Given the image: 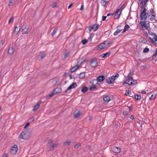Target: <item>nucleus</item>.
<instances>
[{
  "instance_id": "obj_1",
  "label": "nucleus",
  "mask_w": 157,
  "mask_h": 157,
  "mask_svg": "<svg viewBox=\"0 0 157 157\" xmlns=\"http://www.w3.org/2000/svg\"><path fill=\"white\" fill-rule=\"evenodd\" d=\"M90 83L92 84V86L89 87L90 91L95 90L97 89V86L99 85L97 81L95 79L92 80L90 81Z\"/></svg>"
},
{
  "instance_id": "obj_2",
  "label": "nucleus",
  "mask_w": 157,
  "mask_h": 157,
  "mask_svg": "<svg viewBox=\"0 0 157 157\" xmlns=\"http://www.w3.org/2000/svg\"><path fill=\"white\" fill-rule=\"evenodd\" d=\"M136 83L137 81L134 80L131 76H128L127 79L123 83V84H125L131 86L134 85Z\"/></svg>"
},
{
  "instance_id": "obj_3",
  "label": "nucleus",
  "mask_w": 157,
  "mask_h": 157,
  "mask_svg": "<svg viewBox=\"0 0 157 157\" xmlns=\"http://www.w3.org/2000/svg\"><path fill=\"white\" fill-rule=\"evenodd\" d=\"M18 149V148L17 145L14 144L11 146L10 150V152L12 155H15L16 154Z\"/></svg>"
},
{
  "instance_id": "obj_4",
  "label": "nucleus",
  "mask_w": 157,
  "mask_h": 157,
  "mask_svg": "<svg viewBox=\"0 0 157 157\" xmlns=\"http://www.w3.org/2000/svg\"><path fill=\"white\" fill-rule=\"evenodd\" d=\"M27 132L23 131L21 132L19 136V138L21 139L26 140L29 138V136L27 134Z\"/></svg>"
},
{
  "instance_id": "obj_5",
  "label": "nucleus",
  "mask_w": 157,
  "mask_h": 157,
  "mask_svg": "<svg viewBox=\"0 0 157 157\" xmlns=\"http://www.w3.org/2000/svg\"><path fill=\"white\" fill-rule=\"evenodd\" d=\"M123 6H121L120 9H119L116 12V14L114 16V19H117L120 17L121 12L123 10L122 8Z\"/></svg>"
},
{
  "instance_id": "obj_6",
  "label": "nucleus",
  "mask_w": 157,
  "mask_h": 157,
  "mask_svg": "<svg viewBox=\"0 0 157 157\" xmlns=\"http://www.w3.org/2000/svg\"><path fill=\"white\" fill-rule=\"evenodd\" d=\"M99 25L97 23H95L93 25L90 26L88 27V29L90 32H91L92 30L94 31H96L98 29L99 27Z\"/></svg>"
},
{
  "instance_id": "obj_7",
  "label": "nucleus",
  "mask_w": 157,
  "mask_h": 157,
  "mask_svg": "<svg viewBox=\"0 0 157 157\" xmlns=\"http://www.w3.org/2000/svg\"><path fill=\"white\" fill-rule=\"evenodd\" d=\"M146 11V9L144 8L140 14V17L142 20H145L147 19Z\"/></svg>"
},
{
  "instance_id": "obj_8",
  "label": "nucleus",
  "mask_w": 157,
  "mask_h": 157,
  "mask_svg": "<svg viewBox=\"0 0 157 157\" xmlns=\"http://www.w3.org/2000/svg\"><path fill=\"white\" fill-rule=\"evenodd\" d=\"M151 36L149 37V38L152 43H154L156 41L157 36L155 33H151Z\"/></svg>"
},
{
  "instance_id": "obj_9",
  "label": "nucleus",
  "mask_w": 157,
  "mask_h": 157,
  "mask_svg": "<svg viewBox=\"0 0 157 157\" xmlns=\"http://www.w3.org/2000/svg\"><path fill=\"white\" fill-rule=\"evenodd\" d=\"M140 1L139 4V6L140 8L142 9H144V8H146L145 6L146 5L148 0H140Z\"/></svg>"
},
{
  "instance_id": "obj_10",
  "label": "nucleus",
  "mask_w": 157,
  "mask_h": 157,
  "mask_svg": "<svg viewBox=\"0 0 157 157\" xmlns=\"http://www.w3.org/2000/svg\"><path fill=\"white\" fill-rule=\"evenodd\" d=\"M115 80V77L113 76L108 78L106 80V82L107 83L110 84L113 83Z\"/></svg>"
},
{
  "instance_id": "obj_11",
  "label": "nucleus",
  "mask_w": 157,
  "mask_h": 157,
  "mask_svg": "<svg viewBox=\"0 0 157 157\" xmlns=\"http://www.w3.org/2000/svg\"><path fill=\"white\" fill-rule=\"evenodd\" d=\"M140 26L142 27V28H144L146 29H147L149 26V24L148 23H146V22L145 21H141L140 22Z\"/></svg>"
},
{
  "instance_id": "obj_12",
  "label": "nucleus",
  "mask_w": 157,
  "mask_h": 157,
  "mask_svg": "<svg viewBox=\"0 0 157 157\" xmlns=\"http://www.w3.org/2000/svg\"><path fill=\"white\" fill-rule=\"evenodd\" d=\"M103 43L105 48L109 47L112 43V41L109 40H106Z\"/></svg>"
},
{
  "instance_id": "obj_13",
  "label": "nucleus",
  "mask_w": 157,
  "mask_h": 157,
  "mask_svg": "<svg viewBox=\"0 0 157 157\" xmlns=\"http://www.w3.org/2000/svg\"><path fill=\"white\" fill-rule=\"evenodd\" d=\"M77 86V85L76 82L73 83L68 87L67 89L65 91V92L67 93V91L70 90L72 89L75 88Z\"/></svg>"
},
{
  "instance_id": "obj_14",
  "label": "nucleus",
  "mask_w": 157,
  "mask_h": 157,
  "mask_svg": "<svg viewBox=\"0 0 157 157\" xmlns=\"http://www.w3.org/2000/svg\"><path fill=\"white\" fill-rule=\"evenodd\" d=\"M95 49L98 50H101L105 48L104 44L103 43L100 44L99 45H98L95 47Z\"/></svg>"
},
{
  "instance_id": "obj_15",
  "label": "nucleus",
  "mask_w": 157,
  "mask_h": 157,
  "mask_svg": "<svg viewBox=\"0 0 157 157\" xmlns=\"http://www.w3.org/2000/svg\"><path fill=\"white\" fill-rule=\"evenodd\" d=\"M121 151V148L119 147H114L112 148V151L116 153H120Z\"/></svg>"
},
{
  "instance_id": "obj_16",
  "label": "nucleus",
  "mask_w": 157,
  "mask_h": 157,
  "mask_svg": "<svg viewBox=\"0 0 157 157\" xmlns=\"http://www.w3.org/2000/svg\"><path fill=\"white\" fill-rule=\"evenodd\" d=\"M101 3L104 7H106L109 4V2L106 0H101Z\"/></svg>"
},
{
  "instance_id": "obj_17",
  "label": "nucleus",
  "mask_w": 157,
  "mask_h": 157,
  "mask_svg": "<svg viewBox=\"0 0 157 157\" xmlns=\"http://www.w3.org/2000/svg\"><path fill=\"white\" fill-rule=\"evenodd\" d=\"M98 64V62L97 61L94 60L92 61L90 63L91 67H92L95 68L96 67Z\"/></svg>"
},
{
  "instance_id": "obj_18",
  "label": "nucleus",
  "mask_w": 157,
  "mask_h": 157,
  "mask_svg": "<svg viewBox=\"0 0 157 157\" xmlns=\"http://www.w3.org/2000/svg\"><path fill=\"white\" fill-rule=\"evenodd\" d=\"M103 99L104 101L106 103L108 102L111 100L110 98L107 95H104Z\"/></svg>"
},
{
  "instance_id": "obj_19",
  "label": "nucleus",
  "mask_w": 157,
  "mask_h": 157,
  "mask_svg": "<svg viewBox=\"0 0 157 157\" xmlns=\"http://www.w3.org/2000/svg\"><path fill=\"white\" fill-rule=\"evenodd\" d=\"M105 79V77L104 76L102 75H101L98 76L97 77V81L98 83L99 82H101L103 81Z\"/></svg>"
},
{
  "instance_id": "obj_20",
  "label": "nucleus",
  "mask_w": 157,
  "mask_h": 157,
  "mask_svg": "<svg viewBox=\"0 0 157 157\" xmlns=\"http://www.w3.org/2000/svg\"><path fill=\"white\" fill-rule=\"evenodd\" d=\"M110 54V52H107L105 53H104L100 56V57L101 58H106L108 56H109Z\"/></svg>"
},
{
  "instance_id": "obj_21",
  "label": "nucleus",
  "mask_w": 157,
  "mask_h": 157,
  "mask_svg": "<svg viewBox=\"0 0 157 157\" xmlns=\"http://www.w3.org/2000/svg\"><path fill=\"white\" fill-rule=\"evenodd\" d=\"M41 103V101L37 103L36 104L34 107L33 109V111H36L39 107Z\"/></svg>"
},
{
  "instance_id": "obj_22",
  "label": "nucleus",
  "mask_w": 157,
  "mask_h": 157,
  "mask_svg": "<svg viewBox=\"0 0 157 157\" xmlns=\"http://www.w3.org/2000/svg\"><path fill=\"white\" fill-rule=\"evenodd\" d=\"M62 90L61 88H56L54 91L56 94H59L61 93Z\"/></svg>"
},
{
  "instance_id": "obj_23",
  "label": "nucleus",
  "mask_w": 157,
  "mask_h": 157,
  "mask_svg": "<svg viewBox=\"0 0 157 157\" xmlns=\"http://www.w3.org/2000/svg\"><path fill=\"white\" fill-rule=\"evenodd\" d=\"M79 66L78 65H76L75 66L73 67L72 68H71L70 70V71L71 73H72L75 71L77 70L78 68L79 67Z\"/></svg>"
},
{
  "instance_id": "obj_24",
  "label": "nucleus",
  "mask_w": 157,
  "mask_h": 157,
  "mask_svg": "<svg viewBox=\"0 0 157 157\" xmlns=\"http://www.w3.org/2000/svg\"><path fill=\"white\" fill-rule=\"evenodd\" d=\"M57 146V144H54L49 146L48 147V149L49 151L52 150L54 149V147H56Z\"/></svg>"
},
{
  "instance_id": "obj_25",
  "label": "nucleus",
  "mask_w": 157,
  "mask_h": 157,
  "mask_svg": "<svg viewBox=\"0 0 157 157\" xmlns=\"http://www.w3.org/2000/svg\"><path fill=\"white\" fill-rule=\"evenodd\" d=\"M149 16L150 17V19L151 21L153 22L155 21V17L154 15L152 14L151 15H149Z\"/></svg>"
},
{
  "instance_id": "obj_26",
  "label": "nucleus",
  "mask_w": 157,
  "mask_h": 157,
  "mask_svg": "<svg viewBox=\"0 0 157 157\" xmlns=\"http://www.w3.org/2000/svg\"><path fill=\"white\" fill-rule=\"evenodd\" d=\"M8 53L9 54H10V55L12 54L14 52L13 48H9L8 50Z\"/></svg>"
},
{
  "instance_id": "obj_27",
  "label": "nucleus",
  "mask_w": 157,
  "mask_h": 157,
  "mask_svg": "<svg viewBox=\"0 0 157 157\" xmlns=\"http://www.w3.org/2000/svg\"><path fill=\"white\" fill-rule=\"evenodd\" d=\"M94 36V35L93 34H91L90 35V36L89 37V39L87 40H88V42H89L90 44L91 43V41L92 38H93Z\"/></svg>"
},
{
  "instance_id": "obj_28",
  "label": "nucleus",
  "mask_w": 157,
  "mask_h": 157,
  "mask_svg": "<svg viewBox=\"0 0 157 157\" xmlns=\"http://www.w3.org/2000/svg\"><path fill=\"white\" fill-rule=\"evenodd\" d=\"M79 77L81 79L84 78L85 77V74L84 72L81 73L79 75Z\"/></svg>"
},
{
  "instance_id": "obj_29",
  "label": "nucleus",
  "mask_w": 157,
  "mask_h": 157,
  "mask_svg": "<svg viewBox=\"0 0 157 157\" xmlns=\"http://www.w3.org/2000/svg\"><path fill=\"white\" fill-rule=\"evenodd\" d=\"M81 115L80 111H78L77 113H75L74 114V117L76 118H77Z\"/></svg>"
},
{
  "instance_id": "obj_30",
  "label": "nucleus",
  "mask_w": 157,
  "mask_h": 157,
  "mask_svg": "<svg viewBox=\"0 0 157 157\" xmlns=\"http://www.w3.org/2000/svg\"><path fill=\"white\" fill-rule=\"evenodd\" d=\"M28 31V29L27 28H25L23 29L22 30V33L23 34H26Z\"/></svg>"
},
{
  "instance_id": "obj_31",
  "label": "nucleus",
  "mask_w": 157,
  "mask_h": 157,
  "mask_svg": "<svg viewBox=\"0 0 157 157\" xmlns=\"http://www.w3.org/2000/svg\"><path fill=\"white\" fill-rule=\"evenodd\" d=\"M129 28V26L128 25H127V24L126 25L124 26V29L122 32L124 33L126 31L128 30V29Z\"/></svg>"
},
{
  "instance_id": "obj_32",
  "label": "nucleus",
  "mask_w": 157,
  "mask_h": 157,
  "mask_svg": "<svg viewBox=\"0 0 157 157\" xmlns=\"http://www.w3.org/2000/svg\"><path fill=\"white\" fill-rule=\"evenodd\" d=\"M20 30V29L17 28V26H16L15 28V29L14 30V32L16 33V34H17L19 33Z\"/></svg>"
},
{
  "instance_id": "obj_33",
  "label": "nucleus",
  "mask_w": 157,
  "mask_h": 157,
  "mask_svg": "<svg viewBox=\"0 0 157 157\" xmlns=\"http://www.w3.org/2000/svg\"><path fill=\"white\" fill-rule=\"evenodd\" d=\"M88 90V88L87 87H84L82 88L81 90V92L82 93H84Z\"/></svg>"
},
{
  "instance_id": "obj_34",
  "label": "nucleus",
  "mask_w": 157,
  "mask_h": 157,
  "mask_svg": "<svg viewBox=\"0 0 157 157\" xmlns=\"http://www.w3.org/2000/svg\"><path fill=\"white\" fill-rule=\"evenodd\" d=\"M131 94V92L130 90H128L126 91L125 93V94L127 96H130Z\"/></svg>"
},
{
  "instance_id": "obj_35",
  "label": "nucleus",
  "mask_w": 157,
  "mask_h": 157,
  "mask_svg": "<svg viewBox=\"0 0 157 157\" xmlns=\"http://www.w3.org/2000/svg\"><path fill=\"white\" fill-rule=\"evenodd\" d=\"M13 0H9V3L8 4V6H13Z\"/></svg>"
},
{
  "instance_id": "obj_36",
  "label": "nucleus",
  "mask_w": 157,
  "mask_h": 157,
  "mask_svg": "<svg viewBox=\"0 0 157 157\" xmlns=\"http://www.w3.org/2000/svg\"><path fill=\"white\" fill-rule=\"evenodd\" d=\"M45 55L44 54H42L40 56L38 57V59L39 60H41L45 56Z\"/></svg>"
},
{
  "instance_id": "obj_37",
  "label": "nucleus",
  "mask_w": 157,
  "mask_h": 157,
  "mask_svg": "<svg viewBox=\"0 0 157 157\" xmlns=\"http://www.w3.org/2000/svg\"><path fill=\"white\" fill-rule=\"evenodd\" d=\"M135 98L136 99L140 100L141 99V96L140 95H135Z\"/></svg>"
},
{
  "instance_id": "obj_38",
  "label": "nucleus",
  "mask_w": 157,
  "mask_h": 157,
  "mask_svg": "<svg viewBox=\"0 0 157 157\" xmlns=\"http://www.w3.org/2000/svg\"><path fill=\"white\" fill-rule=\"evenodd\" d=\"M120 32H121V31H120V30H118V29H117V30L114 33V36L117 35Z\"/></svg>"
},
{
  "instance_id": "obj_39",
  "label": "nucleus",
  "mask_w": 157,
  "mask_h": 157,
  "mask_svg": "<svg viewBox=\"0 0 157 157\" xmlns=\"http://www.w3.org/2000/svg\"><path fill=\"white\" fill-rule=\"evenodd\" d=\"M71 143L70 141H67L64 142L63 144L65 145H69Z\"/></svg>"
},
{
  "instance_id": "obj_40",
  "label": "nucleus",
  "mask_w": 157,
  "mask_h": 157,
  "mask_svg": "<svg viewBox=\"0 0 157 157\" xmlns=\"http://www.w3.org/2000/svg\"><path fill=\"white\" fill-rule=\"evenodd\" d=\"M87 42H88L87 40H84L82 41V43L83 44H85Z\"/></svg>"
},
{
  "instance_id": "obj_41",
  "label": "nucleus",
  "mask_w": 157,
  "mask_h": 157,
  "mask_svg": "<svg viewBox=\"0 0 157 157\" xmlns=\"http://www.w3.org/2000/svg\"><path fill=\"white\" fill-rule=\"evenodd\" d=\"M155 96L152 94L151 96L149 97V99L151 100H153L155 98Z\"/></svg>"
},
{
  "instance_id": "obj_42",
  "label": "nucleus",
  "mask_w": 157,
  "mask_h": 157,
  "mask_svg": "<svg viewBox=\"0 0 157 157\" xmlns=\"http://www.w3.org/2000/svg\"><path fill=\"white\" fill-rule=\"evenodd\" d=\"M80 145H81L80 144H77L75 145L74 147L76 148H78Z\"/></svg>"
},
{
  "instance_id": "obj_43",
  "label": "nucleus",
  "mask_w": 157,
  "mask_h": 157,
  "mask_svg": "<svg viewBox=\"0 0 157 157\" xmlns=\"http://www.w3.org/2000/svg\"><path fill=\"white\" fill-rule=\"evenodd\" d=\"M149 50V48H145L144 49L143 52H148Z\"/></svg>"
},
{
  "instance_id": "obj_44",
  "label": "nucleus",
  "mask_w": 157,
  "mask_h": 157,
  "mask_svg": "<svg viewBox=\"0 0 157 157\" xmlns=\"http://www.w3.org/2000/svg\"><path fill=\"white\" fill-rule=\"evenodd\" d=\"M117 29H118V30H120V31H121L122 30L121 29V26L118 25V26H117Z\"/></svg>"
},
{
  "instance_id": "obj_45",
  "label": "nucleus",
  "mask_w": 157,
  "mask_h": 157,
  "mask_svg": "<svg viewBox=\"0 0 157 157\" xmlns=\"http://www.w3.org/2000/svg\"><path fill=\"white\" fill-rule=\"evenodd\" d=\"M57 32V30L55 29L53 30V32L52 33V36H53L54 35H55Z\"/></svg>"
},
{
  "instance_id": "obj_46",
  "label": "nucleus",
  "mask_w": 157,
  "mask_h": 157,
  "mask_svg": "<svg viewBox=\"0 0 157 157\" xmlns=\"http://www.w3.org/2000/svg\"><path fill=\"white\" fill-rule=\"evenodd\" d=\"M107 18L106 16H102V20L103 21H105Z\"/></svg>"
},
{
  "instance_id": "obj_47",
  "label": "nucleus",
  "mask_w": 157,
  "mask_h": 157,
  "mask_svg": "<svg viewBox=\"0 0 157 157\" xmlns=\"http://www.w3.org/2000/svg\"><path fill=\"white\" fill-rule=\"evenodd\" d=\"M133 74V71H130L129 73V76L132 75Z\"/></svg>"
},
{
  "instance_id": "obj_48",
  "label": "nucleus",
  "mask_w": 157,
  "mask_h": 157,
  "mask_svg": "<svg viewBox=\"0 0 157 157\" xmlns=\"http://www.w3.org/2000/svg\"><path fill=\"white\" fill-rule=\"evenodd\" d=\"M68 56V53H66L64 54V57L65 58H67Z\"/></svg>"
},
{
  "instance_id": "obj_49",
  "label": "nucleus",
  "mask_w": 157,
  "mask_h": 157,
  "mask_svg": "<svg viewBox=\"0 0 157 157\" xmlns=\"http://www.w3.org/2000/svg\"><path fill=\"white\" fill-rule=\"evenodd\" d=\"M29 123H27L25 126L24 127V128H26L27 127H28L29 125Z\"/></svg>"
},
{
  "instance_id": "obj_50",
  "label": "nucleus",
  "mask_w": 157,
  "mask_h": 157,
  "mask_svg": "<svg viewBox=\"0 0 157 157\" xmlns=\"http://www.w3.org/2000/svg\"><path fill=\"white\" fill-rule=\"evenodd\" d=\"M30 120L31 121H33L34 120V118L33 117H32L30 118Z\"/></svg>"
},
{
  "instance_id": "obj_51",
  "label": "nucleus",
  "mask_w": 157,
  "mask_h": 157,
  "mask_svg": "<svg viewBox=\"0 0 157 157\" xmlns=\"http://www.w3.org/2000/svg\"><path fill=\"white\" fill-rule=\"evenodd\" d=\"M55 93L54 92H53L51 94H50L51 97H52L54 95H55Z\"/></svg>"
},
{
  "instance_id": "obj_52",
  "label": "nucleus",
  "mask_w": 157,
  "mask_h": 157,
  "mask_svg": "<svg viewBox=\"0 0 157 157\" xmlns=\"http://www.w3.org/2000/svg\"><path fill=\"white\" fill-rule=\"evenodd\" d=\"M83 9V5H82L81 6V8H80V10H82Z\"/></svg>"
},
{
  "instance_id": "obj_53",
  "label": "nucleus",
  "mask_w": 157,
  "mask_h": 157,
  "mask_svg": "<svg viewBox=\"0 0 157 157\" xmlns=\"http://www.w3.org/2000/svg\"><path fill=\"white\" fill-rule=\"evenodd\" d=\"M56 3H53L52 5V7L53 8H54L55 7H56Z\"/></svg>"
},
{
  "instance_id": "obj_54",
  "label": "nucleus",
  "mask_w": 157,
  "mask_h": 157,
  "mask_svg": "<svg viewBox=\"0 0 157 157\" xmlns=\"http://www.w3.org/2000/svg\"><path fill=\"white\" fill-rule=\"evenodd\" d=\"M13 19V17H11L10 19V20H9V22H8V23L9 24H10L11 21V20Z\"/></svg>"
},
{
  "instance_id": "obj_55",
  "label": "nucleus",
  "mask_w": 157,
  "mask_h": 157,
  "mask_svg": "<svg viewBox=\"0 0 157 157\" xmlns=\"http://www.w3.org/2000/svg\"><path fill=\"white\" fill-rule=\"evenodd\" d=\"M123 114L124 115H127V113L126 111H124L123 112Z\"/></svg>"
},
{
  "instance_id": "obj_56",
  "label": "nucleus",
  "mask_w": 157,
  "mask_h": 157,
  "mask_svg": "<svg viewBox=\"0 0 157 157\" xmlns=\"http://www.w3.org/2000/svg\"><path fill=\"white\" fill-rule=\"evenodd\" d=\"M130 117L132 120H133L134 119V117L133 115H131Z\"/></svg>"
},
{
  "instance_id": "obj_57",
  "label": "nucleus",
  "mask_w": 157,
  "mask_h": 157,
  "mask_svg": "<svg viewBox=\"0 0 157 157\" xmlns=\"http://www.w3.org/2000/svg\"><path fill=\"white\" fill-rule=\"evenodd\" d=\"M119 76V75L118 74H116L115 76H114L115 77V79L116 77H118Z\"/></svg>"
},
{
  "instance_id": "obj_58",
  "label": "nucleus",
  "mask_w": 157,
  "mask_h": 157,
  "mask_svg": "<svg viewBox=\"0 0 157 157\" xmlns=\"http://www.w3.org/2000/svg\"><path fill=\"white\" fill-rule=\"evenodd\" d=\"M73 5V4H71L70 5L68 6V9H69L71 7V6H72Z\"/></svg>"
},
{
  "instance_id": "obj_59",
  "label": "nucleus",
  "mask_w": 157,
  "mask_h": 157,
  "mask_svg": "<svg viewBox=\"0 0 157 157\" xmlns=\"http://www.w3.org/2000/svg\"><path fill=\"white\" fill-rule=\"evenodd\" d=\"M113 14L111 13H108L107 14V16H110L111 15H112Z\"/></svg>"
},
{
  "instance_id": "obj_60",
  "label": "nucleus",
  "mask_w": 157,
  "mask_h": 157,
  "mask_svg": "<svg viewBox=\"0 0 157 157\" xmlns=\"http://www.w3.org/2000/svg\"><path fill=\"white\" fill-rule=\"evenodd\" d=\"M50 97H51V96L50 94L46 97V98L48 99L50 98Z\"/></svg>"
},
{
  "instance_id": "obj_61",
  "label": "nucleus",
  "mask_w": 157,
  "mask_h": 157,
  "mask_svg": "<svg viewBox=\"0 0 157 157\" xmlns=\"http://www.w3.org/2000/svg\"><path fill=\"white\" fill-rule=\"evenodd\" d=\"M146 91L145 90H143L142 92V93L143 94H146Z\"/></svg>"
},
{
  "instance_id": "obj_62",
  "label": "nucleus",
  "mask_w": 157,
  "mask_h": 157,
  "mask_svg": "<svg viewBox=\"0 0 157 157\" xmlns=\"http://www.w3.org/2000/svg\"><path fill=\"white\" fill-rule=\"evenodd\" d=\"M151 33H153L151 31H149L148 33L149 35H150V36H151Z\"/></svg>"
},
{
  "instance_id": "obj_63",
  "label": "nucleus",
  "mask_w": 157,
  "mask_h": 157,
  "mask_svg": "<svg viewBox=\"0 0 157 157\" xmlns=\"http://www.w3.org/2000/svg\"><path fill=\"white\" fill-rule=\"evenodd\" d=\"M52 140H49V141H48V143L49 144H50V143H51L52 142Z\"/></svg>"
},
{
  "instance_id": "obj_64",
  "label": "nucleus",
  "mask_w": 157,
  "mask_h": 157,
  "mask_svg": "<svg viewBox=\"0 0 157 157\" xmlns=\"http://www.w3.org/2000/svg\"><path fill=\"white\" fill-rule=\"evenodd\" d=\"M154 56H157V49L156 51V52L155 53V54L154 55Z\"/></svg>"
}]
</instances>
